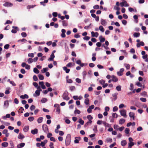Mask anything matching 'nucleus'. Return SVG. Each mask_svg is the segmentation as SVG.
<instances>
[{"instance_id": "1", "label": "nucleus", "mask_w": 148, "mask_h": 148, "mask_svg": "<svg viewBox=\"0 0 148 148\" xmlns=\"http://www.w3.org/2000/svg\"><path fill=\"white\" fill-rule=\"evenodd\" d=\"M71 137L70 134H68L66 136L65 141V144L66 146L69 145L71 143Z\"/></svg>"}, {"instance_id": "2", "label": "nucleus", "mask_w": 148, "mask_h": 148, "mask_svg": "<svg viewBox=\"0 0 148 148\" xmlns=\"http://www.w3.org/2000/svg\"><path fill=\"white\" fill-rule=\"evenodd\" d=\"M37 90L35 92V94H34V96L35 97H37L39 95L40 92L42 91L40 87L38 86L37 87Z\"/></svg>"}, {"instance_id": "3", "label": "nucleus", "mask_w": 148, "mask_h": 148, "mask_svg": "<svg viewBox=\"0 0 148 148\" xmlns=\"http://www.w3.org/2000/svg\"><path fill=\"white\" fill-rule=\"evenodd\" d=\"M121 115L124 118H126V111L124 109H122L119 111Z\"/></svg>"}, {"instance_id": "4", "label": "nucleus", "mask_w": 148, "mask_h": 148, "mask_svg": "<svg viewBox=\"0 0 148 148\" xmlns=\"http://www.w3.org/2000/svg\"><path fill=\"white\" fill-rule=\"evenodd\" d=\"M120 4L121 5V6L122 7L123 6H129V4L127 3V2L126 1H123L121 3H120Z\"/></svg>"}, {"instance_id": "5", "label": "nucleus", "mask_w": 148, "mask_h": 148, "mask_svg": "<svg viewBox=\"0 0 148 148\" xmlns=\"http://www.w3.org/2000/svg\"><path fill=\"white\" fill-rule=\"evenodd\" d=\"M129 115L131 119H132L133 120H135V114L134 113L130 112L129 113Z\"/></svg>"}, {"instance_id": "6", "label": "nucleus", "mask_w": 148, "mask_h": 148, "mask_svg": "<svg viewBox=\"0 0 148 148\" xmlns=\"http://www.w3.org/2000/svg\"><path fill=\"white\" fill-rule=\"evenodd\" d=\"M124 69L123 68H122L120 69L119 71L117 72V75L119 76H121L123 74V72L124 71Z\"/></svg>"}, {"instance_id": "7", "label": "nucleus", "mask_w": 148, "mask_h": 148, "mask_svg": "<svg viewBox=\"0 0 148 148\" xmlns=\"http://www.w3.org/2000/svg\"><path fill=\"white\" fill-rule=\"evenodd\" d=\"M68 94L67 92H64L63 95V99L66 100H68L69 99L68 97Z\"/></svg>"}, {"instance_id": "8", "label": "nucleus", "mask_w": 148, "mask_h": 148, "mask_svg": "<svg viewBox=\"0 0 148 148\" xmlns=\"http://www.w3.org/2000/svg\"><path fill=\"white\" fill-rule=\"evenodd\" d=\"M81 140V138L80 137H75L74 140L75 143L77 144L79 143V141Z\"/></svg>"}, {"instance_id": "9", "label": "nucleus", "mask_w": 148, "mask_h": 148, "mask_svg": "<svg viewBox=\"0 0 148 148\" xmlns=\"http://www.w3.org/2000/svg\"><path fill=\"white\" fill-rule=\"evenodd\" d=\"M42 129L45 132H47L48 131V129L47 126L45 125H44L42 126Z\"/></svg>"}, {"instance_id": "10", "label": "nucleus", "mask_w": 148, "mask_h": 148, "mask_svg": "<svg viewBox=\"0 0 148 148\" xmlns=\"http://www.w3.org/2000/svg\"><path fill=\"white\" fill-rule=\"evenodd\" d=\"M91 34L92 36L93 37H97L99 36V34L97 32L95 33L94 32L92 31L91 32Z\"/></svg>"}, {"instance_id": "11", "label": "nucleus", "mask_w": 148, "mask_h": 148, "mask_svg": "<svg viewBox=\"0 0 148 148\" xmlns=\"http://www.w3.org/2000/svg\"><path fill=\"white\" fill-rule=\"evenodd\" d=\"M62 34L61 36L62 38H64L66 36L65 33H66V30L64 29H62L61 30Z\"/></svg>"}, {"instance_id": "12", "label": "nucleus", "mask_w": 148, "mask_h": 148, "mask_svg": "<svg viewBox=\"0 0 148 148\" xmlns=\"http://www.w3.org/2000/svg\"><path fill=\"white\" fill-rule=\"evenodd\" d=\"M111 78H112V81L116 82H117L118 81V79L114 75H112Z\"/></svg>"}, {"instance_id": "13", "label": "nucleus", "mask_w": 148, "mask_h": 148, "mask_svg": "<svg viewBox=\"0 0 148 148\" xmlns=\"http://www.w3.org/2000/svg\"><path fill=\"white\" fill-rule=\"evenodd\" d=\"M94 108V106L92 105L89 107V108L87 109V112L88 113H90L92 112V110Z\"/></svg>"}, {"instance_id": "14", "label": "nucleus", "mask_w": 148, "mask_h": 148, "mask_svg": "<svg viewBox=\"0 0 148 148\" xmlns=\"http://www.w3.org/2000/svg\"><path fill=\"white\" fill-rule=\"evenodd\" d=\"M39 85L41 86V88L42 89H45L46 88V87L44 85V83L43 82H39Z\"/></svg>"}, {"instance_id": "15", "label": "nucleus", "mask_w": 148, "mask_h": 148, "mask_svg": "<svg viewBox=\"0 0 148 148\" xmlns=\"http://www.w3.org/2000/svg\"><path fill=\"white\" fill-rule=\"evenodd\" d=\"M8 130H4L3 131V133L5 134L6 137H8L9 136V133L8 132Z\"/></svg>"}, {"instance_id": "16", "label": "nucleus", "mask_w": 148, "mask_h": 148, "mask_svg": "<svg viewBox=\"0 0 148 148\" xmlns=\"http://www.w3.org/2000/svg\"><path fill=\"white\" fill-rule=\"evenodd\" d=\"M101 23L102 25L103 26H105L106 25L107 22L105 20L103 19H101Z\"/></svg>"}, {"instance_id": "17", "label": "nucleus", "mask_w": 148, "mask_h": 148, "mask_svg": "<svg viewBox=\"0 0 148 148\" xmlns=\"http://www.w3.org/2000/svg\"><path fill=\"white\" fill-rule=\"evenodd\" d=\"M103 124L104 125V126H105L106 128L107 127H111V125L110 124H109L108 123H106V122H105V121H103Z\"/></svg>"}, {"instance_id": "18", "label": "nucleus", "mask_w": 148, "mask_h": 148, "mask_svg": "<svg viewBox=\"0 0 148 148\" xmlns=\"http://www.w3.org/2000/svg\"><path fill=\"white\" fill-rule=\"evenodd\" d=\"M55 58V56L54 54H51L50 55V57L49 58L48 60L49 61H53V59Z\"/></svg>"}, {"instance_id": "19", "label": "nucleus", "mask_w": 148, "mask_h": 148, "mask_svg": "<svg viewBox=\"0 0 148 148\" xmlns=\"http://www.w3.org/2000/svg\"><path fill=\"white\" fill-rule=\"evenodd\" d=\"M38 130L36 128L34 130H32L31 131V133L33 134H35L38 133Z\"/></svg>"}, {"instance_id": "20", "label": "nucleus", "mask_w": 148, "mask_h": 148, "mask_svg": "<svg viewBox=\"0 0 148 148\" xmlns=\"http://www.w3.org/2000/svg\"><path fill=\"white\" fill-rule=\"evenodd\" d=\"M25 145V144L24 143H22L18 144L17 146V147L18 148H21L23 147Z\"/></svg>"}, {"instance_id": "21", "label": "nucleus", "mask_w": 148, "mask_h": 148, "mask_svg": "<svg viewBox=\"0 0 148 148\" xmlns=\"http://www.w3.org/2000/svg\"><path fill=\"white\" fill-rule=\"evenodd\" d=\"M127 142L125 140H123L121 142V145L123 146H124L126 145Z\"/></svg>"}, {"instance_id": "22", "label": "nucleus", "mask_w": 148, "mask_h": 148, "mask_svg": "<svg viewBox=\"0 0 148 148\" xmlns=\"http://www.w3.org/2000/svg\"><path fill=\"white\" fill-rule=\"evenodd\" d=\"M63 70L65 71L66 73H68L70 71L69 69H67L66 67L64 66L63 68Z\"/></svg>"}, {"instance_id": "23", "label": "nucleus", "mask_w": 148, "mask_h": 148, "mask_svg": "<svg viewBox=\"0 0 148 148\" xmlns=\"http://www.w3.org/2000/svg\"><path fill=\"white\" fill-rule=\"evenodd\" d=\"M48 0H44V1L40 2V3L43 6H45V3H48Z\"/></svg>"}, {"instance_id": "24", "label": "nucleus", "mask_w": 148, "mask_h": 148, "mask_svg": "<svg viewBox=\"0 0 148 148\" xmlns=\"http://www.w3.org/2000/svg\"><path fill=\"white\" fill-rule=\"evenodd\" d=\"M99 39L101 42H103L105 41V39L103 38L102 36H100L99 37Z\"/></svg>"}, {"instance_id": "25", "label": "nucleus", "mask_w": 148, "mask_h": 148, "mask_svg": "<svg viewBox=\"0 0 148 148\" xmlns=\"http://www.w3.org/2000/svg\"><path fill=\"white\" fill-rule=\"evenodd\" d=\"M20 97L22 99H25V98L27 99L28 98V96L26 94H25L24 95H22L20 96Z\"/></svg>"}, {"instance_id": "26", "label": "nucleus", "mask_w": 148, "mask_h": 148, "mask_svg": "<svg viewBox=\"0 0 148 148\" xmlns=\"http://www.w3.org/2000/svg\"><path fill=\"white\" fill-rule=\"evenodd\" d=\"M75 65V64L73 63L70 62L68 63L66 65V66L68 67H70L72 66H74Z\"/></svg>"}, {"instance_id": "27", "label": "nucleus", "mask_w": 148, "mask_h": 148, "mask_svg": "<svg viewBox=\"0 0 148 148\" xmlns=\"http://www.w3.org/2000/svg\"><path fill=\"white\" fill-rule=\"evenodd\" d=\"M24 136H23V135L21 133H20L19 134L18 136V138L19 139H23L24 138Z\"/></svg>"}, {"instance_id": "28", "label": "nucleus", "mask_w": 148, "mask_h": 148, "mask_svg": "<svg viewBox=\"0 0 148 148\" xmlns=\"http://www.w3.org/2000/svg\"><path fill=\"white\" fill-rule=\"evenodd\" d=\"M43 118L42 117H40L37 120V122L38 123H41L42 121L43 120Z\"/></svg>"}, {"instance_id": "29", "label": "nucleus", "mask_w": 148, "mask_h": 148, "mask_svg": "<svg viewBox=\"0 0 148 148\" xmlns=\"http://www.w3.org/2000/svg\"><path fill=\"white\" fill-rule=\"evenodd\" d=\"M12 5V4L10 3L7 2L3 4V5L5 6L9 7L11 6Z\"/></svg>"}, {"instance_id": "30", "label": "nucleus", "mask_w": 148, "mask_h": 148, "mask_svg": "<svg viewBox=\"0 0 148 148\" xmlns=\"http://www.w3.org/2000/svg\"><path fill=\"white\" fill-rule=\"evenodd\" d=\"M8 143L7 142H4L1 144L2 146L4 147H8Z\"/></svg>"}, {"instance_id": "31", "label": "nucleus", "mask_w": 148, "mask_h": 148, "mask_svg": "<svg viewBox=\"0 0 148 148\" xmlns=\"http://www.w3.org/2000/svg\"><path fill=\"white\" fill-rule=\"evenodd\" d=\"M47 142V140H45L43 142H41V146L42 147H44Z\"/></svg>"}, {"instance_id": "32", "label": "nucleus", "mask_w": 148, "mask_h": 148, "mask_svg": "<svg viewBox=\"0 0 148 148\" xmlns=\"http://www.w3.org/2000/svg\"><path fill=\"white\" fill-rule=\"evenodd\" d=\"M29 129V127L28 126H25L23 128V131L25 132H27Z\"/></svg>"}, {"instance_id": "33", "label": "nucleus", "mask_w": 148, "mask_h": 148, "mask_svg": "<svg viewBox=\"0 0 148 148\" xmlns=\"http://www.w3.org/2000/svg\"><path fill=\"white\" fill-rule=\"evenodd\" d=\"M48 68H43L41 70V72L42 73H46L47 71L48 70Z\"/></svg>"}, {"instance_id": "34", "label": "nucleus", "mask_w": 148, "mask_h": 148, "mask_svg": "<svg viewBox=\"0 0 148 148\" xmlns=\"http://www.w3.org/2000/svg\"><path fill=\"white\" fill-rule=\"evenodd\" d=\"M118 95V93H115L112 95V96L114 98V100H116L117 98V95Z\"/></svg>"}, {"instance_id": "35", "label": "nucleus", "mask_w": 148, "mask_h": 148, "mask_svg": "<svg viewBox=\"0 0 148 148\" xmlns=\"http://www.w3.org/2000/svg\"><path fill=\"white\" fill-rule=\"evenodd\" d=\"M69 77L68 76H66V82L67 83H71L73 82V81L71 79H68Z\"/></svg>"}, {"instance_id": "36", "label": "nucleus", "mask_w": 148, "mask_h": 148, "mask_svg": "<svg viewBox=\"0 0 148 148\" xmlns=\"http://www.w3.org/2000/svg\"><path fill=\"white\" fill-rule=\"evenodd\" d=\"M125 122V120L123 119H121L119 121V123L120 124H122L124 123Z\"/></svg>"}, {"instance_id": "37", "label": "nucleus", "mask_w": 148, "mask_h": 148, "mask_svg": "<svg viewBox=\"0 0 148 148\" xmlns=\"http://www.w3.org/2000/svg\"><path fill=\"white\" fill-rule=\"evenodd\" d=\"M88 119L90 121V123H91L92 122V121L91 120L93 119V117L90 115H88L87 116Z\"/></svg>"}, {"instance_id": "38", "label": "nucleus", "mask_w": 148, "mask_h": 148, "mask_svg": "<svg viewBox=\"0 0 148 148\" xmlns=\"http://www.w3.org/2000/svg\"><path fill=\"white\" fill-rule=\"evenodd\" d=\"M134 145V143L133 142L129 143L128 144V148H132V147Z\"/></svg>"}, {"instance_id": "39", "label": "nucleus", "mask_w": 148, "mask_h": 148, "mask_svg": "<svg viewBox=\"0 0 148 148\" xmlns=\"http://www.w3.org/2000/svg\"><path fill=\"white\" fill-rule=\"evenodd\" d=\"M116 89L118 91H121V86L120 85H118L116 86Z\"/></svg>"}, {"instance_id": "40", "label": "nucleus", "mask_w": 148, "mask_h": 148, "mask_svg": "<svg viewBox=\"0 0 148 148\" xmlns=\"http://www.w3.org/2000/svg\"><path fill=\"white\" fill-rule=\"evenodd\" d=\"M34 72L38 74L39 73V71L36 68H34L33 69Z\"/></svg>"}, {"instance_id": "41", "label": "nucleus", "mask_w": 148, "mask_h": 148, "mask_svg": "<svg viewBox=\"0 0 148 148\" xmlns=\"http://www.w3.org/2000/svg\"><path fill=\"white\" fill-rule=\"evenodd\" d=\"M47 101V99L46 98H43L42 99L41 102L42 103H45Z\"/></svg>"}, {"instance_id": "42", "label": "nucleus", "mask_w": 148, "mask_h": 148, "mask_svg": "<svg viewBox=\"0 0 148 148\" xmlns=\"http://www.w3.org/2000/svg\"><path fill=\"white\" fill-rule=\"evenodd\" d=\"M4 104L5 107H8L9 105L8 101L7 100L5 101L4 102Z\"/></svg>"}, {"instance_id": "43", "label": "nucleus", "mask_w": 148, "mask_h": 148, "mask_svg": "<svg viewBox=\"0 0 148 148\" xmlns=\"http://www.w3.org/2000/svg\"><path fill=\"white\" fill-rule=\"evenodd\" d=\"M62 25L64 26H67L68 25L67 23L65 21H62Z\"/></svg>"}, {"instance_id": "44", "label": "nucleus", "mask_w": 148, "mask_h": 148, "mask_svg": "<svg viewBox=\"0 0 148 148\" xmlns=\"http://www.w3.org/2000/svg\"><path fill=\"white\" fill-rule=\"evenodd\" d=\"M38 77L39 79L40 80H42L44 79V76L41 74H39L38 75Z\"/></svg>"}, {"instance_id": "45", "label": "nucleus", "mask_w": 148, "mask_h": 148, "mask_svg": "<svg viewBox=\"0 0 148 148\" xmlns=\"http://www.w3.org/2000/svg\"><path fill=\"white\" fill-rule=\"evenodd\" d=\"M99 29L102 32H103L104 31V29L103 27L101 25L99 26Z\"/></svg>"}, {"instance_id": "46", "label": "nucleus", "mask_w": 148, "mask_h": 148, "mask_svg": "<svg viewBox=\"0 0 148 148\" xmlns=\"http://www.w3.org/2000/svg\"><path fill=\"white\" fill-rule=\"evenodd\" d=\"M133 35L134 37H138L140 36V34L139 33H134V34Z\"/></svg>"}, {"instance_id": "47", "label": "nucleus", "mask_w": 148, "mask_h": 148, "mask_svg": "<svg viewBox=\"0 0 148 148\" xmlns=\"http://www.w3.org/2000/svg\"><path fill=\"white\" fill-rule=\"evenodd\" d=\"M89 100L88 99L86 98L85 100L84 103L86 105H88L89 103Z\"/></svg>"}, {"instance_id": "48", "label": "nucleus", "mask_w": 148, "mask_h": 148, "mask_svg": "<svg viewBox=\"0 0 148 148\" xmlns=\"http://www.w3.org/2000/svg\"><path fill=\"white\" fill-rule=\"evenodd\" d=\"M94 132L97 133V126L96 125H95L93 129Z\"/></svg>"}, {"instance_id": "49", "label": "nucleus", "mask_w": 148, "mask_h": 148, "mask_svg": "<svg viewBox=\"0 0 148 148\" xmlns=\"http://www.w3.org/2000/svg\"><path fill=\"white\" fill-rule=\"evenodd\" d=\"M33 62V59L31 58H29L27 60V62L29 64L32 63Z\"/></svg>"}, {"instance_id": "50", "label": "nucleus", "mask_w": 148, "mask_h": 148, "mask_svg": "<svg viewBox=\"0 0 148 148\" xmlns=\"http://www.w3.org/2000/svg\"><path fill=\"white\" fill-rule=\"evenodd\" d=\"M119 127V126L117 125H115L114 126V129L116 130H118Z\"/></svg>"}, {"instance_id": "51", "label": "nucleus", "mask_w": 148, "mask_h": 148, "mask_svg": "<svg viewBox=\"0 0 148 148\" xmlns=\"http://www.w3.org/2000/svg\"><path fill=\"white\" fill-rule=\"evenodd\" d=\"M126 106L123 103L121 104L119 106V108L120 109L123 108L124 107H125Z\"/></svg>"}, {"instance_id": "52", "label": "nucleus", "mask_w": 148, "mask_h": 148, "mask_svg": "<svg viewBox=\"0 0 148 148\" xmlns=\"http://www.w3.org/2000/svg\"><path fill=\"white\" fill-rule=\"evenodd\" d=\"M78 122L82 125H83L84 123V121H83L81 119H79Z\"/></svg>"}, {"instance_id": "53", "label": "nucleus", "mask_w": 148, "mask_h": 148, "mask_svg": "<svg viewBox=\"0 0 148 148\" xmlns=\"http://www.w3.org/2000/svg\"><path fill=\"white\" fill-rule=\"evenodd\" d=\"M99 83L102 85L104 84L105 83V81L103 79H101L99 81Z\"/></svg>"}, {"instance_id": "54", "label": "nucleus", "mask_w": 148, "mask_h": 148, "mask_svg": "<svg viewBox=\"0 0 148 148\" xmlns=\"http://www.w3.org/2000/svg\"><path fill=\"white\" fill-rule=\"evenodd\" d=\"M103 121H102L101 120H98L97 121V123L98 125H100L102 123L103 124Z\"/></svg>"}, {"instance_id": "55", "label": "nucleus", "mask_w": 148, "mask_h": 148, "mask_svg": "<svg viewBox=\"0 0 148 148\" xmlns=\"http://www.w3.org/2000/svg\"><path fill=\"white\" fill-rule=\"evenodd\" d=\"M130 131V130L129 128H126L125 130V133L127 134H128L129 133Z\"/></svg>"}, {"instance_id": "56", "label": "nucleus", "mask_w": 148, "mask_h": 148, "mask_svg": "<svg viewBox=\"0 0 148 148\" xmlns=\"http://www.w3.org/2000/svg\"><path fill=\"white\" fill-rule=\"evenodd\" d=\"M35 106L34 105H32L30 107V109L31 111H32L35 109Z\"/></svg>"}, {"instance_id": "57", "label": "nucleus", "mask_w": 148, "mask_h": 148, "mask_svg": "<svg viewBox=\"0 0 148 148\" xmlns=\"http://www.w3.org/2000/svg\"><path fill=\"white\" fill-rule=\"evenodd\" d=\"M35 6V5H29L27 6V8L28 9H29L31 8H34Z\"/></svg>"}, {"instance_id": "58", "label": "nucleus", "mask_w": 148, "mask_h": 148, "mask_svg": "<svg viewBox=\"0 0 148 148\" xmlns=\"http://www.w3.org/2000/svg\"><path fill=\"white\" fill-rule=\"evenodd\" d=\"M118 110V107L116 106H114L113 108V112H116Z\"/></svg>"}, {"instance_id": "59", "label": "nucleus", "mask_w": 148, "mask_h": 148, "mask_svg": "<svg viewBox=\"0 0 148 148\" xmlns=\"http://www.w3.org/2000/svg\"><path fill=\"white\" fill-rule=\"evenodd\" d=\"M90 39V38L88 36H85L83 38V39L84 40H88Z\"/></svg>"}, {"instance_id": "60", "label": "nucleus", "mask_w": 148, "mask_h": 148, "mask_svg": "<svg viewBox=\"0 0 148 148\" xmlns=\"http://www.w3.org/2000/svg\"><path fill=\"white\" fill-rule=\"evenodd\" d=\"M70 90L71 91H72L73 90H74L75 89V87L74 86H71L70 87H69Z\"/></svg>"}, {"instance_id": "61", "label": "nucleus", "mask_w": 148, "mask_h": 148, "mask_svg": "<svg viewBox=\"0 0 148 148\" xmlns=\"http://www.w3.org/2000/svg\"><path fill=\"white\" fill-rule=\"evenodd\" d=\"M98 144L100 145H102L103 144V142L101 140H99L98 141Z\"/></svg>"}, {"instance_id": "62", "label": "nucleus", "mask_w": 148, "mask_h": 148, "mask_svg": "<svg viewBox=\"0 0 148 148\" xmlns=\"http://www.w3.org/2000/svg\"><path fill=\"white\" fill-rule=\"evenodd\" d=\"M28 56L29 57L33 58L34 57V54L33 53H29L28 54Z\"/></svg>"}, {"instance_id": "63", "label": "nucleus", "mask_w": 148, "mask_h": 148, "mask_svg": "<svg viewBox=\"0 0 148 148\" xmlns=\"http://www.w3.org/2000/svg\"><path fill=\"white\" fill-rule=\"evenodd\" d=\"M34 118L32 117H29L28 118V120L30 121H32L34 120Z\"/></svg>"}, {"instance_id": "64", "label": "nucleus", "mask_w": 148, "mask_h": 148, "mask_svg": "<svg viewBox=\"0 0 148 148\" xmlns=\"http://www.w3.org/2000/svg\"><path fill=\"white\" fill-rule=\"evenodd\" d=\"M140 100L142 102H145L146 101V98H140Z\"/></svg>"}]
</instances>
